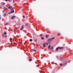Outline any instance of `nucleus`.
<instances>
[{"mask_svg": "<svg viewBox=\"0 0 73 73\" xmlns=\"http://www.w3.org/2000/svg\"><path fill=\"white\" fill-rule=\"evenodd\" d=\"M21 31H22V30H23V28H21Z\"/></svg>", "mask_w": 73, "mask_h": 73, "instance_id": "6ab92c4d", "label": "nucleus"}, {"mask_svg": "<svg viewBox=\"0 0 73 73\" xmlns=\"http://www.w3.org/2000/svg\"><path fill=\"white\" fill-rule=\"evenodd\" d=\"M63 47H58V48H56V51H58V49H62Z\"/></svg>", "mask_w": 73, "mask_h": 73, "instance_id": "f257e3e1", "label": "nucleus"}, {"mask_svg": "<svg viewBox=\"0 0 73 73\" xmlns=\"http://www.w3.org/2000/svg\"><path fill=\"white\" fill-rule=\"evenodd\" d=\"M49 37V35H46V38H48V37Z\"/></svg>", "mask_w": 73, "mask_h": 73, "instance_id": "6e6552de", "label": "nucleus"}, {"mask_svg": "<svg viewBox=\"0 0 73 73\" xmlns=\"http://www.w3.org/2000/svg\"><path fill=\"white\" fill-rule=\"evenodd\" d=\"M0 8H2V7H0Z\"/></svg>", "mask_w": 73, "mask_h": 73, "instance_id": "c756f323", "label": "nucleus"}, {"mask_svg": "<svg viewBox=\"0 0 73 73\" xmlns=\"http://www.w3.org/2000/svg\"><path fill=\"white\" fill-rule=\"evenodd\" d=\"M22 28H24V26H22Z\"/></svg>", "mask_w": 73, "mask_h": 73, "instance_id": "b1692460", "label": "nucleus"}, {"mask_svg": "<svg viewBox=\"0 0 73 73\" xmlns=\"http://www.w3.org/2000/svg\"><path fill=\"white\" fill-rule=\"evenodd\" d=\"M60 66H62V65H63V64H60Z\"/></svg>", "mask_w": 73, "mask_h": 73, "instance_id": "4be33fe9", "label": "nucleus"}, {"mask_svg": "<svg viewBox=\"0 0 73 73\" xmlns=\"http://www.w3.org/2000/svg\"><path fill=\"white\" fill-rule=\"evenodd\" d=\"M33 52H36V50L35 49H33Z\"/></svg>", "mask_w": 73, "mask_h": 73, "instance_id": "9d476101", "label": "nucleus"}, {"mask_svg": "<svg viewBox=\"0 0 73 73\" xmlns=\"http://www.w3.org/2000/svg\"><path fill=\"white\" fill-rule=\"evenodd\" d=\"M21 31H22V30H23V28H21Z\"/></svg>", "mask_w": 73, "mask_h": 73, "instance_id": "aec40b11", "label": "nucleus"}, {"mask_svg": "<svg viewBox=\"0 0 73 73\" xmlns=\"http://www.w3.org/2000/svg\"><path fill=\"white\" fill-rule=\"evenodd\" d=\"M53 48L52 47H51V49H53Z\"/></svg>", "mask_w": 73, "mask_h": 73, "instance_id": "393cba45", "label": "nucleus"}, {"mask_svg": "<svg viewBox=\"0 0 73 73\" xmlns=\"http://www.w3.org/2000/svg\"><path fill=\"white\" fill-rule=\"evenodd\" d=\"M2 4L3 5H5V3H4V2H2Z\"/></svg>", "mask_w": 73, "mask_h": 73, "instance_id": "f8f14e48", "label": "nucleus"}, {"mask_svg": "<svg viewBox=\"0 0 73 73\" xmlns=\"http://www.w3.org/2000/svg\"><path fill=\"white\" fill-rule=\"evenodd\" d=\"M40 37H41L42 36V35H40Z\"/></svg>", "mask_w": 73, "mask_h": 73, "instance_id": "412c9836", "label": "nucleus"}, {"mask_svg": "<svg viewBox=\"0 0 73 73\" xmlns=\"http://www.w3.org/2000/svg\"><path fill=\"white\" fill-rule=\"evenodd\" d=\"M57 57H58L57 56H56Z\"/></svg>", "mask_w": 73, "mask_h": 73, "instance_id": "473e14b6", "label": "nucleus"}, {"mask_svg": "<svg viewBox=\"0 0 73 73\" xmlns=\"http://www.w3.org/2000/svg\"><path fill=\"white\" fill-rule=\"evenodd\" d=\"M11 0H5V1H11Z\"/></svg>", "mask_w": 73, "mask_h": 73, "instance_id": "a211bd4d", "label": "nucleus"}, {"mask_svg": "<svg viewBox=\"0 0 73 73\" xmlns=\"http://www.w3.org/2000/svg\"><path fill=\"white\" fill-rule=\"evenodd\" d=\"M12 40V38H10V41H11V40Z\"/></svg>", "mask_w": 73, "mask_h": 73, "instance_id": "f3484780", "label": "nucleus"}, {"mask_svg": "<svg viewBox=\"0 0 73 73\" xmlns=\"http://www.w3.org/2000/svg\"><path fill=\"white\" fill-rule=\"evenodd\" d=\"M29 41H30L31 42H32V41L33 40L32 39H31L29 40Z\"/></svg>", "mask_w": 73, "mask_h": 73, "instance_id": "ddd939ff", "label": "nucleus"}, {"mask_svg": "<svg viewBox=\"0 0 73 73\" xmlns=\"http://www.w3.org/2000/svg\"><path fill=\"white\" fill-rule=\"evenodd\" d=\"M54 38H51L50 39H49L48 40V42H50V41H52V39H53Z\"/></svg>", "mask_w": 73, "mask_h": 73, "instance_id": "f03ea898", "label": "nucleus"}, {"mask_svg": "<svg viewBox=\"0 0 73 73\" xmlns=\"http://www.w3.org/2000/svg\"><path fill=\"white\" fill-rule=\"evenodd\" d=\"M43 46H46V43H44L43 44Z\"/></svg>", "mask_w": 73, "mask_h": 73, "instance_id": "423d86ee", "label": "nucleus"}, {"mask_svg": "<svg viewBox=\"0 0 73 73\" xmlns=\"http://www.w3.org/2000/svg\"><path fill=\"white\" fill-rule=\"evenodd\" d=\"M8 24V23H6V24H5V25H7Z\"/></svg>", "mask_w": 73, "mask_h": 73, "instance_id": "a878e982", "label": "nucleus"}, {"mask_svg": "<svg viewBox=\"0 0 73 73\" xmlns=\"http://www.w3.org/2000/svg\"><path fill=\"white\" fill-rule=\"evenodd\" d=\"M23 18H25V16L24 15L23 16Z\"/></svg>", "mask_w": 73, "mask_h": 73, "instance_id": "5701e85b", "label": "nucleus"}, {"mask_svg": "<svg viewBox=\"0 0 73 73\" xmlns=\"http://www.w3.org/2000/svg\"><path fill=\"white\" fill-rule=\"evenodd\" d=\"M26 25H28V24H26Z\"/></svg>", "mask_w": 73, "mask_h": 73, "instance_id": "cd10ccee", "label": "nucleus"}, {"mask_svg": "<svg viewBox=\"0 0 73 73\" xmlns=\"http://www.w3.org/2000/svg\"><path fill=\"white\" fill-rule=\"evenodd\" d=\"M2 37H5V36H4V34H2Z\"/></svg>", "mask_w": 73, "mask_h": 73, "instance_id": "dca6fc26", "label": "nucleus"}, {"mask_svg": "<svg viewBox=\"0 0 73 73\" xmlns=\"http://www.w3.org/2000/svg\"><path fill=\"white\" fill-rule=\"evenodd\" d=\"M4 16H5V14L4 15Z\"/></svg>", "mask_w": 73, "mask_h": 73, "instance_id": "2f4dec72", "label": "nucleus"}, {"mask_svg": "<svg viewBox=\"0 0 73 73\" xmlns=\"http://www.w3.org/2000/svg\"><path fill=\"white\" fill-rule=\"evenodd\" d=\"M46 45H48V43H46Z\"/></svg>", "mask_w": 73, "mask_h": 73, "instance_id": "bb28decb", "label": "nucleus"}, {"mask_svg": "<svg viewBox=\"0 0 73 73\" xmlns=\"http://www.w3.org/2000/svg\"><path fill=\"white\" fill-rule=\"evenodd\" d=\"M41 38L42 40H44V37H41Z\"/></svg>", "mask_w": 73, "mask_h": 73, "instance_id": "4468645a", "label": "nucleus"}, {"mask_svg": "<svg viewBox=\"0 0 73 73\" xmlns=\"http://www.w3.org/2000/svg\"><path fill=\"white\" fill-rule=\"evenodd\" d=\"M61 35V34L60 33H58V36H60Z\"/></svg>", "mask_w": 73, "mask_h": 73, "instance_id": "9b49d317", "label": "nucleus"}, {"mask_svg": "<svg viewBox=\"0 0 73 73\" xmlns=\"http://www.w3.org/2000/svg\"><path fill=\"white\" fill-rule=\"evenodd\" d=\"M50 45H49L48 47V49H50Z\"/></svg>", "mask_w": 73, "mask_h": 73, "instance_id": "1a4fd4ad", "label": "nucleus"}, {"mask_svg": "<svg viewBox=\"0 0 73 73\" xmlns=\"http://www.w3.org/2000/svg\"><path fill=\"white\" fill-rule=\"evenodd\" d=\"M0 7H1V6H0Z\"/></svg>", "mask_w": 73, "mask_h": 73, "instance_id": "7c9ffc66", "label": "nucleus"}, {"mask_svg": "<svg viewBox=\"0 0 73 73\" xmlns=\"http://www.w3.org/2000/svg\"><path fill=\"white\" fill-rule=\"evenodd\" d=\"M8 9H13V8H12V7L10 6L9 7H8Z\"/></svg>", "mask_w": 73, "mask_h": 73, "instance_id": "20e7f679", "label": "nucleus"}, {"mask_svg": "<svg viewBox=\"0 0 73 73\" xmlns=\"http://www.w3.org/2000/svg\"><path fill=\"white\" fill-rule=\"evenodd\" d=\"M15 18V16H13L11 18V20H13V19H14Z\"/></svg>", "mask_w": 73, "mask_h": 73, "instance_id": "39448f33", "label": "nucleus"}, {"mask_svg": "<svg viewBox=\"0 0 73 73\" xmlns=\"http://www.w3.org/2000/svg\"><path fill=\"white\" fill-rule=\"evenodd\" d=\"M4 35H7V33H6V32H5L4 33Z\"/></svg>", "mask_w": 73, "mask_h": 73, "instance_id": "2eb2a0df", "label": "nucleus"}, {"mask_svg": "<svg viewBox=\"0 0 73 73\" xmlns=\"http://www.w3.org/2000/svg\"><path fill=\"white\" fill-rule=\"evenodd\" d=\"M1 19V17H0V20Z\"/></svg>", "mask_w": 73, "mask_h": 73, "instance_id": "c85d7f7f", "label": "nucleus"}, {"mask_svg": "<svg viewBox=\"0 0 73 73\" xmlns=\"http://www.w3.org/2000/svg\"><path fill=\"white\" fill-rule=\"evenodd\" d=\"M14 11L13 10H12L11 11V12L9 13V14H11V13H14Z\"/></svg>", "mask_w": 73, "mask_h": 73, "instance_id": "7ed1b4c3", "label": "nucleus"}, {"mask_svg": "<svg viewBox=\"0 0 73 73\" xmlns=\"http://www.w3.org/2000/svg\"><path fill=\"white\" fill-rule=\"evenodd\" d=\"M32 61V59H29V61L31 62V61Z\"/></svg>", "mask_w": 73, "mask_h": 73, "instance_id": "0eeeda50", "label": "nucleus"}]
</instances>
